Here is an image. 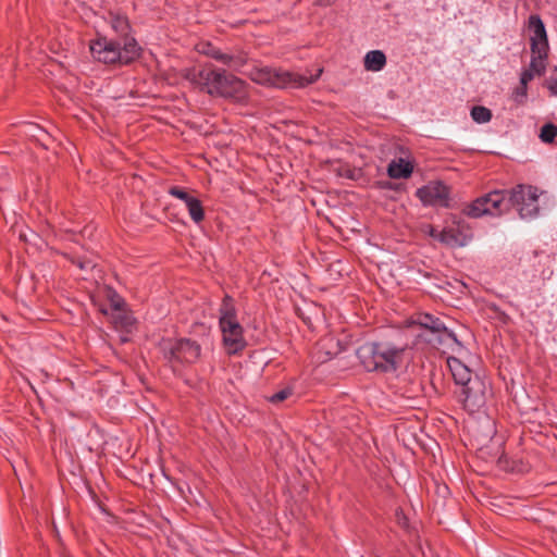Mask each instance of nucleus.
Here are the masks:
<instances>
[{
  "label": "nucleus",
  "instance_id": "obj_3",
  "mask_svg": "<svg viewBox=\"0 0 557 557\" xmlns=\"http://www.w3.org/2000/svg\"><path fill=\"white\" fill-rule=\"evenodd\" d=\"M404 349L388 342H368L356 350L357 358L369 372H393L399 366Z\"/></svg>",
  "mask_w": 557,
  "mask_h": 557
},
{
  "label": "nucleus",
  "instance_id": "obj_33",
  "mask_svg": "<svg viewBox=\"0 0 557 557\" xmlns=\"http://www.w3.org/2000/svg\"><path fill=\"white\" fill-rule=\"evenodd\" d=\"M335 0H318V4L320 5H324V7H327V5H331Z\"/></svg>",
  "mask_w": 557,
  "mask_h": 557
},
{
  "label": "nucleus",
  "instance_id": "obj_7",
  "mask_svg": "<svg viewBox=\"0 0 557 557\" xmlns=\"http://www.w3.org/2000/svg\"><path fill=\"white\" fill-rule=\"evenodd\" d=\"M510 189H495L475 200L465 208V213L473 219L483 215L499 216L510 210Z\"/></svg>",
  "mask_w": 557,
  "mask_h": 557
},
{
  "label": "nucleus",
  "instance_id": "obj_25",
  "mask_svg": "<svg viewBox=\"0 0 557 557\" xmlns=\"http://www.w3.org/2000/svg\"><path fill=\"white\" fill-rule=\"evenodd\" d=\"M110 301L112 309L117 311H120L124 306L123 298L114 290H110Z\"/></svg>",
  "mask_w": 557,
  "mask_h": 557
},
{
  "label": "nucleus",
  "instance_id": "obj_13",
  "mask_svg": "<svg viewBox=\"0 0 557 557\" xmlns=\"http://www.w3.org/2000/svg\"><path fill=\"white\" fill-rule=\"evenodd\" d=\"M169 195L184 201L186 208L188 209V213L190 219L195 223H200L205 219V211L201 205V201L187 193L184 188L180 186H172L169 189Z\"/></svg>",
  "mask_w": 557,
  "mask_h": 557
},
{
  "label": "nucleus",
  "instance_id": "obj_31",
  "mask_svg": "<svg viewBox=\"0 0 557 557\" xmlns=\"http://www.w3.org/2000/svg\"><path fill=\"white\" fill-rule=\"evenodd\" d=\"M440 232H441V231H437L436 228H434V227H432V226H431V227H430V231H429V234H430V236H432L433 238H435V239H437V240H438V233H440Z\"/></svg>",
  "mask_w": 557,
  "mask_h": 557
},
{
  "label": "nucleus",
  "instance_id": "obj_14",
  "mask_svg": "<svg viewBox=\"0 0 557 557\" xmlns=\"http://www.w3.org/2000/svg\"><path fill=\"white\" fill-rule=\"evenodd\" d=\"M418 323L421 327L430 331L432 334H434L436 336L435 339L429 338L428 342H430V343H434L435 341L441 343L443 339V335L457 342L456 335L445 326V324L442 322L441 319H438L432 314H429V313L420 314L418 317Z\"/></svg>",
  "mask_w": 557,
  "mask_h": 557
},
{
  "label": "nucleus",
  "instance_id": "obj_8",
  "mask_svg": "<svg viewBox=\"0 0 557 557\" xmlns=\"http://www.w3.org/2000/svg\"><path fill=\"white\" fill-rule=\"evenodd\" d=\"M539 189L532 185L519 184L510 189V209H517L523 220L535 219L540 214Z\"/></svg>",
  "mask_w": 557,
  "mask_h": 557
},
{
  "label": "nucleus",
  "instance_id": "obj_20",
  "mask_svg": "<svg viewBox=\"0 0 557 557\" xmlns=\"http://www.w3.org/2000/svg\"><path fill=\"white\" fill-rule=\"evenodd\" d=\"M470 115L479 124L487 123L492 120V111L483 106H474L471 109Z\"/></svg>",
  "mask_w": 557,
  "mask_h": 557
},
{
  "label": "nucleus",
  "instance_id": "obj_19",
  "mask_svg": "<svg viewBox=\"0 0 557 557\" xmlns=\"http://www.w3.org/2000/svg\"><path fill=\"white\" fill-rule=\"evenodd\" d=\"M547 51L544 50V53L542 52H532V58L530 62V70L534 72L535 75H541L545 72L546 69V58H547Z\"/></svg>",
  "mask_w": 557,
  "mask_h": 557
},
{
  "label": "nucleus",
  "instance_id": "obj_10",
  "mask_svg": "<svg viewBox=\"0 0 557 557\" xmlns=\"http://www.w3.org/2000/svg\"><path fill=\"white\" fill-rule=\"evenodd\" d=\"M472 237L468 224L457 216H453L451 221L438 233V242L451 248L467 246Z\"/></svg>",
  "mask_w": 557,
  "mask_h": 557
},
{
  "label": "nucleus",
  "instance_id": "obj_29",
  "mask_svg": "<svg viewBox=\"0 0 557 557\" xmlns=\"http://www.w3.org/2000/svg\"><path fill=\"white\" fill-rule=\"evenodd\" d=\"M203 53L218 61V57L221 55L222 51L211 45H207V49L203 50Z\"/></svg>",
  "mask_w": 557,
  "mask_h": 557
},
{
  "label": "nucleus",
  "instance_id": "obj_18",
  "mask_svg": "<svg viewBox=\"0 0 557 557\" xmlns=\"http://www.w3.org/2000/svg\"><path fill=\"white\" fill-rule=\"evenodd\" d=\"M111 27L113 30L120 35V39L122 42L125 38H131L128 36L129 32V23L126 16L123 15H112L110 20Z\"/></svg>",
  "mask_w": 557,
  "mask_h": 557
},
{
  "label": "nucleus",
  "instance_id": "obj_9",
  "mask_svg": "<svg viewBox=\"0 0 557 557\" xmlns=\"http://www.w3.org/2000/svg\"><path fill=\"white\" fill-rule=\"evenodd\" d=\"M161 351L166 360L170 362H195L200 356V346L197 342L187 339V338H178L172 339L166 338L162 339L160 343Z\"/></svg>",
  "mask_w": 557,
  "mask_h": 557
},
{
  "label": "nucleus",
  "instance_id": "obj_22",
  "mask_svg": "<svg viewBox=\"0 0 557 557\" xmlns=\"http://www.w3.org/2000/svg\"><path fill=\"white\" fill-rule=\"evenodd\" d=\"M528 96V87L519 85L511 95L512 100L518 104H523Z\"/></svg>",
  "mask_w": 557,
  "mask_h": 557
},
{
  "label": "nucleus",
  "instance_id": "obj_6",
  "mask_svg": "<svg viewBox=\"0 0 557 557\" xmlns=\"http://www.w3.org/2000/svg\"><path fill=\"white\" fill-rule=\"evenodd\" d=\"M220 329L228 354H237L246 346L244 330L239 324L232 299L225 296L220 308Z\"/></svg>",
  "mask_w": 557,
  "mask_h": 557
},
{
  "label": "nucleus",
  "instance_id": "obj_2",
  "mask_svg": "<svg viewBox=\"0 0 557 557\" xmlns=\"http://www.w3.org/2000/svg\"><path fill=\"white\" fill-rule=\"evenodd\" d=\"M191 82L210 96L245 102L248 99L246 83L225 70L206 66L193 74Z\"/></svg>",
  "mask_w": 557,
  "mask_h": 557
},
{
  "label": "nucleus",
  "instance_id": "obj_12",
  "mask_svg": "<svg viewBox=\"0 0 557 557\" xmlns=\"http://www.w3.org/2000/svg\"><path fill=\"white\" fill-rule=\"evenodd\" d=\"M528 30L530 33V42L532 52H542L548 50V40L545 25L537 14L529 16Z\"/></svg>",
  "mask_w": 557,
  "mask_h": 557
},
{
  "label": "nucleus",
  "instance_id": "obj_27",
  "mask_svg": "<svg viewBox=\"0 0 557 557\" xmlns=\"http://www.w3.org/2000/svg\"><path fill=\"white\" fill-rule=\"evenodd\" d=\"M76 264L83 271H89L96 267V262L92 259L77 260Z\"/></svg>",
  "mask_w": 557,
  "mask_h": 557
},
{
  "label": "nucleus",
  "instance_id": "obj_34",
  "mask_svg": "<svg viewBox=\"0 0 557 557\" xmlns=\"http://www.w3.org/2000/svg\"><path fill=\"white\" fill-rule=\"evenodd\" d=\"M128 323H129V318L124 317L123 325L126 326V325H128Z\"/></svg>",
  "mask_w": 557,
  "mask_h": 557
},
{
  "label": "nucleus",
  "instance_id": "obj_5",
  "mask_svg": "<svg viewBox=\"0 0 557 557\" xmlns=\"http://www.w3.org/2000/svg\"><path fill=\"white\" fill-rule=\"evenodd\" d=\"M322 73L319 69L315 74H298L284 70L262 67L251 73V79L260 85H269L276 88H301L315 82Z\"/></svg>",
  "mask_w": 557,
  "mask_h": 557
},
{
  "label": "nucleus",
  "instance_id": "obj_4",
  "mask_svg": "<svg viewBox=\"0 0 557 557\" xmlns=\"http://www.w3.org/2000/svg\"><path fill=\"white\" fill-rule=\"evenodd\" d=\"M94 59L106 64H127L139 57L140 48L135 38L121 40L99 37L90 42Z\"/></svg>",
  "mask_w": 557,
  "mask_h": 557
},
{
  "label": "nucleus",
  "instance_id": "obj_16",
  "mask_svg": "<svg viewBox=\"0 0 557 557\" xmlns=\"http://www.w3.org/2000/svg\"><path fill=\"white\" fill-rule=\"evenodd\" d=\"M363 65L367 71L380 72L386 65V55L381 50H371L366 53Z\"/></svg>",
  "mask_w": 557,
  "mask_h": 557
},
{
  "label": "nucleus",
  "instance_id": "obj_23",
  "mask_svg": "<svg viewBox=\"0 0 557 557\" xmlns=\"http://www.w3.org/2000/svg\"><path fill=\"white\" fill-rule=\"evenodd\" d=\"M290 395H292L290 388H283L278 392L274 393L270 397H268V400L272 404H278V403H282L285 399H287Z\"/></svg>",
  "mask_w": 557,
  "mask_h": 557
},
{
  "label": "nucleus",
  "instance_id": "obj_17",
  "mask_svg": "<svg viewBox=\"0 0 557 557\" xmlns=\"http://www.w3.org/2000/svg\"><path fill=\"white\" fill-rule=\"evenodd\" d=\"M218 62H221L233 71H240L246 64L247 58L244 53L231 54L222 52L221 55L218 57Z\"/></svg>",
  "mask_w": 557,
  "mask_h": 557
},
{
  "label": "nucleus",
  "instance_id": "obj_24",
  "mask_svg": "<svg viewBox=\"0 0 557 557\" xmlns=\"http://www.w3.org/2000/svg\"><path fill=\"white\" fill-rule=\"evenodd\" d=\"M26 127L28 128L27 133L30 136L36 137L38 140H40L41 137H47L48 136L46 131L44 128L39 127L38 125L27 124Z\"/></svg>",
  "mask_w": 557,
  "mask_h": 557
},
{
  "label": "nucleus",
  "instance_id": "obj_30",
  "mask_svg": "<svg viewBox=\"0 0 557 557\" xmlns=\"http://www.w3.org/2000/svg\"><path fill=\"white\" fill-rule=\"evenodd\" d=\"M397 518H398L399 524H401L403 527L407 525V518L401 512L397 511Z\"/></svg>",
  "mask_w": 557,
  "mask_h": 557
},
{
  "label": "nucleus",
  "instance_id": "obj_32",
  "mask_svg": "<svg viewBox=\"0 0 557 557\" xmlns=\"http://www.w3.org/2000/svg\"><path fill=\"white\" fill-rule=\"evenodd\" d=\"M485 423H486V426L488 429V436H491L492 434H494L493 422L490 421V420H486Z\"/></svg>",
  "mask_w": 557,
  "mask_h": 557
},
{
  "label": "nucleus",
  "instance_id": "obj_21",
  "mask_svg": "<svg viewBox=\"0 0 557 557\" xmlns=\"http://www.w3.org/2000/svg\"><path fill=\"white\" fill-rule=\"evenodd\" d=\"M557 136V126L553 123H546L542 126L540 132V139L543 143L550 144Z\"/></svg>",
  "mask_w": 557,
  "mask_h": 557
},
{
  "label": "nucleus",
  "instance_id": "obj_11",
  "mask_svg": "<svg viewBox=\"0 0 557 557\" xmlns=\"http://www.w3.org/2000/svg\"><path fill=\"white\" fill-rule=\"evenodd\" d=\"M416 196L424 206L448 208L450 206V193L447 185L435 181L420 187Z\"/></svg>",
  "mask_w": 557,
  "mask_h": 557
},
{
  "label": "nucleus",
  "instance_id": "obj_28",
  "mask_svg": "<svg viewBox=\"0 0 557 557\" xmlns=\"http://www.w3.org/2000/svg\"><path fill=\"white\" fill-rule=\"evenodd\" d=\"M534 75H535L534 72L530 69L522 71V73L520 75L521 85L528 87L529 82H531L533 79Z\"/></svg>",
  "mask_w": 557,
  "mask_h": 557
},
{
  "label": "nucleus",
  "instance_id": "obj_1",
  "mask_svg": "<svg viewBox=\"0 0 557 557\" xmlns=\"http://www.w3.org/2000/svg\"><path fill=\"white\" fill-rule=\"evenodd\" d=\"M447 366L456 385V397L462 408L469 413L480 412L491 393L490 382L456 357H449Z\"/></svg>",
  "mask_w": 557,
  "mask_h": 557
},
{
  "label": "nucleus",
  "instance_id": "obj_26",
  "mask_svg": "<svg viewBox=\"0 0 557 557\" xmlns=\"http://www.w3.org/2000/svg\"><path fill=\"white\" fill-rule=\"evenodd\" d=\"M546 86L553 96H557V66L554 69L553 74L546 81Z\"/></svg>",
  "mask_w": 557,
  "mask_h": 557
},
{
  "label": "nucleus",
  "instance_id": "obj_15",
  "mask_svg": "<svg viewBox=\"0 0 557 557\" xmlns=\"http://www.w3.org/2000/svg\"><path fill=\"white\" fill-rule=\"evenodd\" d=\"M413 170L412 164L409 161L399 158L398 160H393L387 168V174L392 178H407L411 175Z\"/></svg>",
  "mask_w": 557,
  "mask_h": 557
}]
</instances>
